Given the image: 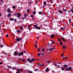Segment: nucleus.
Returning a JSON list of instances; mask_svg holds the SVG:
<instances>
[{
	"mask_svg": "<svg viewBox=\"0 0 73 73\" xmlns=\"http://www.w3.org/2000/svg\"><path fill=\"white\" fill-rule=\"evenodd\" d=\"M7 67L8 68V69H10L12 68V67L11 66H7Z\"/></svg>",
	"mask_w": 73,
	"mask_h": 73,
	"instance_id": "6",
	"label": "nucleus"
},
{
	"mask_svg": "<svg viewBox=\"0 0 73 73\" xmlns=\"http://www.w3.org/2000/svg\"><path fill=\"white\" fill-rule=\"evenodd\" d=\"M72 69V68L71 67H70L68 68H66V71H70V70Z\"/></svg>",
	"mask_w": 73,
	"mask_h": 73,
	"instance_id": "1",
	"label": "nucleus"
},
{
	"mask_svg": "<svg viewBox=\"0 0 73 73\" xmlns=\"http://www.w3.org/2000/svg\"><path fill=\"white\" fill-rule=\"evenodd\" d=\"M51 62V61L50 60L49 61H47L46 62V63L47 62Z\"/></svg>",
	"mask_w": 73,
	"mask_h": 73,
	"instance_id": "30",
	"label": "nucleus"
},
{
	"mask_svg": "<svg viewBox=\"0 0 73 73\" xmlns=\"http://www.w3.org/2000/svg\"><path fill=\"white\" fill-rule=\"evenodd\" d=\"M42 50L43 51V52H44V50H45V49L42 48Z\"/></svg>",
	"mask_w": 73,
	"mask_h": 73,
	"instance_id": "41",
	"label": "nucleus"
},
{
	"mask_svg": "<svg viewBox=\"0 0 73 73\" xmlns=\"http://www.w3.org/2000/svg\"><path fill=\"white\" fill-rule=\"evenodd\" d=\"M32 20H35V18H34L33 17L32 18Z\"/></svg>",
	"mask_w": 73,
	"mask_h": 73,
	"instance_id": "50",
	"label": "nucleus"
},
{
	"mask_svg": "<svg viewBox=\"0 0 73 73\" xmlns=\"http://www.w3.org/2000/svg\"><path fill=\"white\" fill-rule=\"evenodd\" d=\"M23 27H20V29H21V30H22V29H23Z\"/></svg>",
	"mask_w": 73,
	"mask_h": 73,
	"instance_id": "34",
	"label": "nucleus"
},
{
	"mask_svg": "<svg viewBox=\"0 0 73 73\" xmlns=\"http://www.w3.org/2000/svg\"><path fill=\"white\" fill-rule=\"evenodd\" d=\"M21 38H17L16 39L17 41H20V40H21Z\"/></svg>",
	"mask_w": 73,
	"mask_h": 73,
	"instance_id": "3",
	"label": "nucleus"
},
{
	"mask_svg": "<svg viewBox=\"0 0 73 73\" xmlns=\"http://www.w3.org/2000/svg\"><path fill=\"white\" fill-rule=\"evenodd\" d=\"M34 27H35L36 28V29L37 28V25H34Z\"/></svg>",
	"mask_w": 73,
	"mask_h": 73,
	"instance_id": "22",
	"label": "nucleus"
},
{
	"mask_svg": "<svg viewBox=\"0 0 73 73\" xmlns=\"http://www.w3.org/2000/svg\"><path fill=\"white\" fill-rule=\"evenodd\" d=\"M55 36V35H51V38H53Z\"/></svg>",
	"mask_w": 73,
	"mask_h": 73,
	"instance_id": "24",
	"label": "nucleus"
},
{
	"mask_svg": "<svg viewBox=\"0 0 73 73\" xmlns=\"http://www.w3.org/2000/svg\"><path fill=\"white\" fill-rule=\"evenodd\" d=\"M35 45V46H36V47H35L36 48H37V46H38L36 44Z\"/></svg>",
	"mask_w": 73,
	"mask_h": 73,
	"instance_id": "33",
	"label": "nucleus"
},
{
	"mask_svg": "<svg viewBox=\"0 0 73 73\" xmlns=\"http://www.w3.org/2000/svg\"><path fill=\"white\" fill-rule=\"evenodd\" d=\"M58 12H59L60 13H62V11L61 10H59L58 11Z\"/></svg>",
	"mask_w": 73,
	"mask_h": 73,
	"instance_id": "13",
	"label": "nucleus"
},
{
	"mask_svg": "<svg viewBox=\"0 0 73 73\" xmlns=\"http://www.w3.org/2000/svg\"><path fill=\"white\" fill-rule=\"evenodd\" d=\"M50 50H53V49L52 48L50 49L48 51H50Z\"/></svg>",
	"mask_w": 73,
	"mask_h": 73,
	"instance_id": "26",
	"label": "nucleus"
},
{
	"mask_svg": "<svg viewBox=\"0 0 73 73\" xmlns=\"http://www.w3.org/2000/svg\"><path fill=\"white\" fill-rule=\"evenodd\" d=\"M3 54H7V53L4 52H3Z\"/></svg>",
	"mask_w": 73,
	"mask_h": 73,
	"instance_id": "36",
	"label": "nucleus"
},
{
	"mask_svg": "<svg viewBox=\"0 0 73 73\" xmlns=\"http://www.w3.org/2000/svg\"><path fill=\"white\" fill-rule=\"evenodd\" d=\"M54 66H57V64L54 63Z\"/></svg>",
	"mask_w": 73,
	"mask_h": 73,
	"instance_id": "18",
	"label": "nucleus"
},
{
	"mask_svg": "<svg viewBox=\"0 0 73 73\" xmlns=\"http://www.w3.org/2000/svg\"><path fill=\"white\" fill-rule=\"evenodd\" d=\"M38 3V1H37L35 3L36 4H37Z\"/></svg>",
	"mask_w": 73,
	"mask_h": 73,
	"instance_id": "52",
	"label": "nucleus"
},
{
	"mask_svg": "<svg viewBox=\"0 0 73 73\" xmlns=\"http://www.w3.org/2000/svg\"><path fill=\"white\" fill-rule=\"evenodd\" d=\"M8 11L7 12L8 13H11L12 12V11H10V9H7Z\"/></svg>",
	"mask_w": 73,
	"mask_h": 73,
	"instance_id": "5",
	"label": "nucleus"
},
{
	"mask_svg": "<svg viewBox=\"0 0 73 73\" xmlns=\"http://www.w3.org/2000/svg\"><path fill=\"white\" fill-rule=\"evenodd\" d=\"M33 13H34V14H36V11H33Z\"/></svg>",
	"mask_w": 73,
	"mask_h": 73,
	"instance_id": "38",
	"label": "nucleus"
},
{
	"mask_svg": "<svg viewBox=\"0 0 73 73\" xmlns=\"http://www.w3.org/2000/svg\"><path fill=\"white\" fill-rule=\"evenodd\" d=\"M27 11L28 12H29V9H28L27 10Z\"/></svg>",
	"mask_w": 73,
	"mask_h": 73,
	"instance_id": "44",
	"label": "nucleus"
},
{
	"mask_svg": "<svg viewBox=\"0 0 73 73\" xmlns=\"http://www.w3.org/2000/svg\"><path fill=\"white\" fill-rule=\"evenodd\" d=\"M63 11H64L65 12H66L67 10L66 9H62Z\"/></svg>",
	"mask_w": 73,
	"mask_h": 73,
	"instance_id": "19",
	"label": "nucleus"
},
{
	"mask_svg": "<svg viewBox=\"0 0 73 73\" xmlns=\"http://www.w3.org/2000/svg\"><path fill=\"white\" fill-rule=\"evenodd\" d=\"M17 16H18L19 17H20V13H17Z\"/></svg>",
	"mask_w": 73,
	"mask_h": 73,
	"instance_id": "9",
	"label": "nucleus"
},
{
	"mask_svg": "<svg viewBox=\"0 0 73 73\" xmlns=\"http://www.w3.org/2000/svg\"><path fill=\"white\" fill-rule=\"evenodd\" d=\"M71 12H72V13H73V9H71Z\"/></svg>",
	"mask_w": 73,
	"mask_h": 73,
	"instance_id": "31",
	"label": "nucleus"
},
{
	"mask_svg": "<svg viewBox=\"0 0 73 73\" xmlns=\"http://www.w3.org/2000/svg\"><path fill=\"white\" fill-rule=\"evenodd\" d=\"M64 68H66L67 67H68V66L66 64L64 66Z\"/></svg>",
	"mask_w": 73,
	"mask_h": 73,
	"instance_id": "16",
	"label": "nucleus"
},
{
	"mask_svg": "<svg viewBox=\"0 0 73 73\" xmlns=\"http://www.w3.org/2000/svg\"><path fill=\"white\" fill-rule=\"evenodd\" d=\"M25 59H23L22 61H25Z\"/></svg>",
	"mask_w": 73,
	"mask_h": 73,
	"instance_id": "55",
	"label": "nucleus"
},
{
	"mask_svg": "<svg viewBox=\"0 0 73 73\" xmlns=\"http://www.w3.org/2000/svg\"><path fill=\"white\" fill-rule=\"evenodd\" d=\"M58 68H59L60 67V65H58L57 66Z\"/></svg>",
	"mask_w": 73,
	"mask_h": 73,
	"instance_id": "59",
	"label": "nucleus"
},
{
	"mask_svg": "<svg viewBox=\"0 0 73 73\" xmlns=\"http://www.w3.org/2000/svg\"><path fill=\"white\" fill-rule=\"evenodd\" d=\"M64 54H62L61 55V56L64 57V56H62V55H64Z\"/></svg>",
	"mask_w": 73,
	"mask_h": 73,
	"instance_id": "42",
	"label": "nucleus"
},
{
	"mask_svg": "<svg viewBox=\"0 0 73 73\" xmlns=\"http://www.w3.org/2000/svg\"><path fill=\"white\" fill-rule=\"evenodd\" d=\"M2 64V63L1 62H0V65H1Z\"/></svg>",
	"mask_w": 73,
	"mask_h": 73,
	"instance_id": "63",
	"label": "nucleus"
},
{
	"mask_svg": "<svg viewBox=\"0 0 73 73\" xmlns=\"http://www.w3.org/2000/svg\"><path fill=\"white\" fill-rule=\"evenodd\" d=\"M50 2H52V1H53L52 0H50Z\"/></svg>",
	"mask_w": 73,
	"mask_h": 73,
	"instance_id": "60",
	"label": "nucleus"
},
{
	"mask_svg": "<svg viewBox=\"0 0 73 73\" xmlns=\"http://www.w3.org/2000/svg\"><path fill=\"white\" fill-rule=\"evenodd\" d=\"M10 20H11V21H13V20H14V19H12L11 18H10Z\"/></svg>",
	"mask_w": 73,
	"mask_h": 73,
	"instance_id": "29",
	"label": "nucleus"
},
{
	"mask_svg": "<svg viewBox=\"0 0 73 73\" xmlns=\"http://www.w3.org/2000/svg\"><path fill=\"white\" fill-rule=\"evenodd\" d=\"M29 73H33V72L31 71H30L29 72Z\"/></svg>",
	"mask_w": 73,
	"mask_h": 73,
	"instance_id": "43",
	"label": "nucleus"
},
{
	"mask_svg": "<svg viewBox=\"0 0 73 73\" xmlns=\"http://www.w3.org/2000/svg\"><path fill=\"white\" fill-rule=\"evenodd\" d=\"M40 55H41V54L40 53H39L38 55L37 56H40Z\"/></svg>",
	"mask_w": 73,
	"mask_h": 73,
	"instance_id": "37",
	"label": "nucleus"
},
{
	"mask_svg": "<svg viewBox=\"0 0 73 73\" xmlns=\"http://www.w3.org/2000/svg\"><path fill=\"white\" fill-rule=\"evenodd\" d=\"M18 11H19V12H20V11H21V10H20V9H18Z\"/></svg>",
	"mask_w": 73,
	"mask_h": 73,
	"instance_id": "49",
	"label": "nucleus"
},
{
	"mask_svg": "<svg viewBox=\"0 0 73 73\" xmlns=\"http://www.w3.org/2000/svg\"><path fill=\"white\" fill-rule=\"evenodd\" d=\"M17 70H18V71H21V72H22V71H23V70H22L21 69H18Z\"/></svg>",
	"mask_w": 73,
	"mask_h": 73,
	"instance_id": "10",
	"label": "nucleus"
},
{
	"mask_svg": "<svg viewBox=\"0 0 73 73\" xmlns=\"http://www.w3.org/2000/svg\"><path fill=\"white\" fill-rule=\"evenodd\" d=\"M31 17H34V16L33 15H31Z\"/></svg>",
	"mask_w": 73,
	"mask_h": 73,
	"instance_id": "35",
	"label": "nucleus"
},
{
	"mask_svg": "<svg viewBox=\"0 0 73 73\" xmlns=\"http://www.w3.org/2000/svg\"><path fill=\"white\" fill-rule=\"evenodd\" d=\"M41 29V28L40 27H36V29Z\"/></svg>",
	"mask_w": 73,
	"mask_h": 73,
	"instance_id": "27",
	"label": "nucleus"
},
{
	"mask_svg": "<svg viewBox=\"0 0 73 73\" xmlns=\"http://www.w3.org/2000/svg\"><path fill=\"white\" fill-rule=\"evenodd\" d=\"M61 29H62V30L63 31H64V28H63V27H62L61 28Z\"/></svg>",
	"mask_w": 73,
	"mask_h": 73,
	"instance_id": "47",
	"label": "nucleus"
},
{
	"mask_svg": "<svg viewBox=\"0 0 73 73\" xmlns=\"http://www.w3.org/2000/svg\"><path fill=\"white\" fill-rule=\"evenodd\" d=\"M28 61H29V62H32V60H30L29 58L28 59Z\"/></svg>",
	"mask_w": 73,
	"mask_h": 73,
	"instance_id": "7",
	"label": "nucleus"
},
{
	"mask_svg": "<svg viewBox=\"0 0 73 73\" xmlns=\"http://www.w3.org/2000/svg\"><path fill=\"white\" fill-rule=\"evenodd\" d=\"M7 37H8V35L7 34L6 35Z\"/></svg>",
	"mask_w": 73,
	"mask_h": 73,
	"instance_id": "46",
	"label": "nucleus"
},
{
	"mask_svg": "<svg viewBox=\"0 0 73 73\" xmlns=\"http://www.w3.org/2000/svg\"><path fill=\"white\" fill-rule=\"evenodd\" d=\"M60 42H61L60 43V45H62V44H63V43H62V41L61 40H60Z\"/></svg>",
	"mask_w": 73,
	"mask_h": 73,
	"instance_id": "15",
	"label": "nucleus"
},
{
	"mask_svg": "<svg viewBox=\"0 0 73 73\" xmlns=\"http://www.w3.org/2000/svg\"><path fill=\"white\" fill-rule=\"evenodd\" d=\"M50 46V44H49L48 45V47H49Z\"/></svg>",
	"mask_w": 73,
	"mask_h": 73,
	"instance_id": "40",
	"label": "nucleus"
},
{
	"mask_svg": "<svg viewBox=\"0 0 73 73\" xmlns=\"http://www.w3.org/2000/svg\"><path fill=\"white\" fill-rule=\"evenodd\" d=\"M31 60L32 61H33V62L35 61V59L34 58H32L31 59Z\"/></svg>",
	"mask_w": 73,
	"mask_h": 73,
	"instance_id": "25",
	"label": "nucleus"
},
{
	"mask_svg": "<svg viewBox=\"0 0 73 73\" xmlns=\"http://www.w3.org/2000/svg\"><path fill=\"white\" fill-rule=\"evenodd\" d=\"M32 25H29L28 26L30 27H31V26Z\"/></svg>",
	"mask_w": 73,
	"mask_h": 73,
	"instance_id": "56",
	"label": "nucleus"
},
{
	"mask_svg": "<svg viewBox=\"0 0 73 73\" xmlns=\"http://www.w3.org/2000/svg\"><path fill=\"white\" fill-rule=\"evenodd\" d=\"M26 17H24L23 18V19H25Z\"/></svg>",
	"mask_w": 73,
	"mask_h": 73,
	"instance_id": "58",
	"label": "nucleus"
},
{
	"mask_svg": "<svg viewBox=\"0 0 73 73\" xmlns=\"http://www.w3.org/2000/svg\"><path fill=\"white\" fill-rule=\"evenodd\" d=\"M17 54H17V52H16V51H15L14 52V56H16L17 55Z\"/></svg>",
	"mask_w": 73,
	"mask_h": 73,
	"instance_id": "4",
	"label": "nucleus"
},
{
	"mask_svg": "<svg viewBox=\"0 0 73 73\" xmlns=\"http://www.w3.org/2000/svg\"><path fill=\"white\" fill-rule=\"evenodd\" d=\"M1 46L2 48H3V45H1Z\"/></svg>",
	"mask_w": 73,
	"mask_h": 73,
	"instance_id": "61",
	"label": "nucleus"
},
{
	"mask_svg": "<svg viewBox=\"0 0 73 73\" xmlns=\"http://www.w3.org/2000/svg\"><path fill=\"white\" fill-rule=\"evenodd\" d=\"M62 48H63V49H66V46L65 45H63Z\"/></svg>",
	"mask_w": 73,
	"mask_h": 73,
	"instance_id": "8",
	"label": "nucleus"
},
{
	"mask_svg": "<svg viewBox=\"0 0 73 73\" xmlns=\"http://www.w3.org/2000/svg\"><path fill=\"white\" fill-rule=\"evenodd\" d=\"M54 43V41H53L52 42V44H53Z\"/></svg>",
	"mask_w": 73,
	"mask_h": 73,
	"instance_id": "48",
	"label": "nucleus"
},
{
	"mask_svg": "<svg viewBox=\"0 0 73 73\" xmlns=\"http://www.w3.org/2000/svg\"><path fill=\"white\" fill-rule=\"evenodd\" d=\"M24 54V52H21L18 53V55L19 56H23Z\"/></svg>",
	"mask_w": 73,
	"mask_h": 73,
	"instance_id": "2",
	"label": "nucleus"
},
{
	"mask_svg": "<svg viewBox=\"0 0 73 73\" xmlns=\"http://www.w3.org/2000/svg\"><path fill=\"white\" fill-rule=\"evenodd\" d=\"M29 5H30V4H31V2H29Z\"/></svg>",
	"mask_w": 73,
	"mask_h": 73,
	"instance_id": "39",
	"label": "nucleus"
},
{
	"mask_svg": "<svg viewBox=\"0 0 73 73\" xmlns=\"http://www.w3.org/2000/svg\"><path fill=\"white\" fill-rule=\"evenodd\" d=\"M13 9H16V6H13Z\"/></svg>",
	"mask_w": 73,
	"mask_h": 73,
	"instance_id": "23",
	"label": "nucleus"
},
{
	"mask_svg": "<svg viewBox=\"0 0 73 73\" xmlns=\"http://www.w3.org/2000/svg\"><path fill=\"white\" fill-rule=\"evenodd\" d=\"M17 32L18 33H20V30H18L17 31Z\"/></svg>",
	"mask_w": 73,
	"mask_h": 73,
	"instance_id": "28",
	"label": "nucleus"
},
{
	"mask_svg": "<svg viewBox=\"0 0 73 73\" xmlns=\"http://www.w3.org/2000/svg\"><path fill=\"white\" fill-rule=\"evenodd\" d=\"M46 71L47 72L49 71V68H46Z\"/></svg>",
	"mask_w": 73,
	"mask_h": 73,
	"instance_id": "14",
	"label": "nucleus"
},
{
	"mask_svg": "<svg viewBox=\"0 0 73 73\" xmlns=\"http://www.w3.org/2000/svg\"><path fill=\"white\" fill-rule=\"evenodd\" d=\"M16 69V68L15 67H14L12 68V69L13 70V69Z\"/></svg>",
	"mask_w": 73,
	"mask_h": 73,
	"instance_id": "45",
	"label": "nucleus"
},
{
	"mask_svg": "<svg viewBox=\"0 0 73 73\" xmlns=\"http://www.w3.org/2000/svg\"><path fill=\"white\" fill-rule=\"evenodd\" d=\"M38 50L39 52H40V49H38Z\"/></svg>",
	"mask_w": 73,
	"mask_h": 73,
	"instance_id": "57",
	"label": "nucleus"
},
{
	"mask_svg": "<svg viewBox=\"0 0 73 73\" xmlns=\"http://www.w3.org/2000/svg\"><path fill=\"white\" fill-rule=\"evenodd\" d=\"M17 73H20V72H19V71H17Z\"/></svg>",
	"mask_w": 73,
	"mask_h": 73,
	"instance_id": "54",
	"label": "nucleus"
},
{
	"mask_svg": "<svg viewBox=\"0 0 73 73\" xmlns=\"http://www.w3.org/2000/svg\"><path fill=\"white\" fill-rule=\"evenodd\" d=\"M30 27H29V26H28V29H30Z\"/></svg>",
	"mask_w": 73,
	"mask_h": 73,
	"instance_id": "53",
	"label": "nucleus"
},
{
	"mask_svg": "<svg viewBox=\"0 0 73 73\" xmlns=\"http://www.w3.org/2000/svg\"><path fill=\"white\" fill-rule=\"evenodd\" d=\"M69 23H71V19H70L69 20Z\"/></svg>",
	"mask_w": 73,
	"mask_h": 73,
	"instance_id": "32",
	"label": "nucleus"
},
{
	"mask_svg": "<svg viewBox=\"0 0 73 73\" xmlns=\"http://www.w3.org/2000/svg\"><path fill=\"white\" fill-rule=\"evenodd\" d=\"M17 20H16V19H15L14 20V22H16Z\"/></svg>",
	"mask_w": 73,
	"mask_h": 73,
	"instance_id": "51",
	"label": "nucleus"
},
{
	"mask_svg": "<svg viewBox=\"0 0 73 73\" xmlns=\"http://www.w3.org/2000/svg\"><path fill=\"white\" fill-rule=\"evenodd\" d=\"M42 13V12H39V15H41Z\"/></svg>",
	"mask_w": 73,
	"mask_h": 73,
	"instance_id": "17",
	"label": "nucleus"
},
{
	"mask_svg": "<svg viewBox=\"0 0 73 73\" xmlns=\"http://www.w3.org/2000/svg\"><path fill=\"white\" fill-rule=\"evenodd\" d=\"M12 16V14L11 13L9 14L8 15V17H9V16Z\"/></svg>",
	"mask_w": 73,
	"mask_h": 73,
	"instance_id": "12",
	"label": "nucleus"
},
{
	"mask_svg": "<svg viewBox=\"0 0 73 73\" xmlns=\"http://www.w3.org/2000/svg\"><path fill=\"white\" fill-rule=\"evenodd\" d=\"M60 68L62 69V70H64L65 69V68L62 67H61Z\"/></svg>",
	"mask_w": 73,
	"mask_h": 73,
	"instance_id": "11",
	"label": "nucleus"
},
{
	"mask_svg": "<svg viewBox=\"0 0 73 73\" xmlns=\"http://www.w3.org/2000/svg\"><path fill=\"white\" fill-rule=\"evenodd\" d=\"M63 40L64 41V42H66V41H65V40L64 39H63Z\"/></svg>",
	"mask_w": 73,
	"mask_h": 73,
	"instance_id": "62",
	"label": "nucleus"
},
{
	"mask_svg": "<svg viewBox=\"0 0 73 73\" xmlns=\"http://www.w3.org/2000/svg\"><path fill=\"white\" fill-rule=\"evenodd\" d=\"M25 17H27V14L26 13L24 15Z\"/></svg>",
	"mask_w": 73,
	"mask_h": 73,
	"instance_id": "21",
	"label": "nucleus"
},
{
	"mask_svg": "<svg viewBox=\"0 0 73 73\" xmlns=\"http://www.w3.org/2000/svg\"><path fill=\"white\" fill-rule=\"evenodd\" d=\"M44 5H46V2H44Z\"/></svg>",
	"mask_w": 73,
	"mask_h": 73,
	"instance_id": "20",
	"label": "nucleus"
},
{
	"mask_svg": "<svg viewBox=\"0 0 73 73\" xmlns=\"http://www.w3.org/2000/svg\"><path fill=\"white\" fill-rule=\"evenodd\" d=\"M58 41H61V40H60V39H58Z\"/></svg>",
	"mask_w": 73,
	"mask_h": 73,
	"instance_id": "64",
	"label": "nucleus"
}]
</instances>
